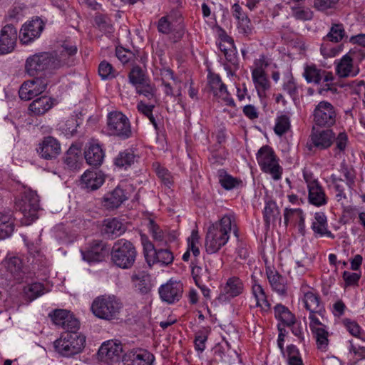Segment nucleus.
Masks as SVG:
<instances>
[{"instance_id":"nucleus-1","label":"nucleus","mask_w":365,"mask_h":365,"mask_svg":"<svg viewBox=\"0 0 365 365\" xmlns=\"http://www.w3.org/2000/svg\"><path fill=\"white\" fill-rule=\"evenodd\" d=\"M77 48L74 45L63 44L61 54L56 56L48 52H41L29 56L25 63L26 73L34 76L41 72L51 73L61 67L69 65V58L75 55Z\"/></svg>"},{"instance_id":"nucleus-2","label":"nucleus","mask_w":365,"mask_h":365,"mask_svg":"<svg viewBox=\"0 0 365 365\" xmlns=\"http://www.w3.org/2000/svg\"><path fill=\"white\" fill-rule=\"evenodd\" d=\"M232 231L238 239L236 215L233 212H228L209 227L205 237L206 252L208 254L217 252L227 243Z\"/></svg>"},{"instance_id":"nucleus-3","label":"nucleus","mask_w":365,"mask_h":365,"mask_svg":"<svg viewBox=\"0 0 365 365\" xmlns=\"http://www.w3.org/2000/svg\"><path fill=\"white\" fill-rule=\"evenodd\" d=\"M86 344V337L78 331L65 332L53 342L56 352L63 357H72L81 353Z\"/></svg>"},{"instance_id":"nucleus-4","label":"nucleus","mask_w":365,"mask_h":365,"mask_svg":"<svg viewBox=\"0 0 365 365\" xmlns=\"http://www.w3.org/2000/svg\"><path fill=\"white\" fill-rule=\"evenodd\" d=\"M256 159L262 173L269 175L274 181L282 178L283 168L279 164V157L271 146H262L256 154Z\"/></svg>"},{"instance_id":"nucleus-5","label":"nucleus","mask_w":365,"mask_h":365,"mask_svg":"<svg viewBox=\"0 0 365 365\" xmlns=\"http://www.w3.org/2000/svg\"><path fill=\"white\" fill-rule=\"evenodd\" d=\"M137 255L138 252L133 242L123 238L115 241L111 248L112 262L115 266L122 269L131 268Z\"/></svg>"},{"instance_id":"nucleus-6","label":"nucleus","mask_w":365,"mask_h":365,"mask_svg":"<svg viewBox=\"0 0 365 365\" xmlns=\"http://www.w3.org/2000/svg\"><path fill=\"white\" fill-rule=\"evenodd\" d=\"M16 205L23 215L22 224L29 225L38 218L40 207L39 198L36 192L26 190L16 201Z\"/></svg>"},{"instance_id":"nucleus-7","label":"nucleus","mask_w":365,"mask_h":365,"mask_svg":"<svg viewBox=\"0 0 365 365\" xmlns=\"http://www.w3.org/2000/svg\"><path fill=\"white\" fill-rule=\"evenodd\" d=\"M122 303L114 295H102L93 302V314L97 317L112 320L122 309Z\"/></svg>"},{"instance_id":"nucleus-8","label":"nucleus","mask_w":365,"mask_h":365,"mask_svg":"<svg viewBox=\"0 0 365 365\" xmlns=\"http://www.w3.org/2000/svg\"><path fill=\"white\" fill-rule=\"evenodd\" d=\"M107 130L110 135L121 140L132 136V129L128 118L120 111H111L107 116Z\"/></svg>"},{"instance_id":"nucleus-9","label":"nucleus","mask_w":365,"mask_h":365,"mask_svg":"<svg viewBox=\"0 0 365 365\" xmlns=\"http://www.w3.org/2000/svg\"><path fill=\"white\" fill-rule=\"evenodd\" d=\"M303 76L308 83L320 84L323 81L324 85L320 89L319 93L323 91H331L332 93H336V88L332 83L334 78L333 73L325 70L320 69L314 64L306 65L304 68Z\"/></svg>"},{"instance_id":"nucleus-10","label":"nucleus","mask_w":365,"mask_h":365,"mask_svg":"<svg viewBox=\"0 0 365 365\" xmlns=\"http://www.w3.org/2000/svg\"><path fill=\"white\" fill-rule=\"evenodd\" d=\"M218 48L223 53L227 63L225 64V68L228 75H235L239 68L237 49L232 37L224 33L220 36Z\"/></svg>"},{"instance_id":"nucleus-11","label":"nucleus","mask_w":365,"mask_h":365,"mask_svg":"<svg viewBox=\"0 0 365 365\" xmlns=\"http://www.w3.org/2000/svg\"><path fill=\"white\" fill-rule=\"evenodd\" d=\"M302 302L306 310L309 312V321L319 319L318 317L324 318L326 312L324 304L317 291L312 289L304 292Z\"/></svg>"},{"instance_id":"nucleus-12","label":"nucleus","mask_w":365,"mask_h":365,"mask_svg":"<svg viewBox=\"0 0 365 365\" xmlns=\"http://www.w3.org/2000/svg\"><path fill=\"white\" fill-rule=\"evenodd\" d=\"M303 175L308 190L309 203L315 207L326 205L328 202V197L318 180L313 179L311 174L304 173Z\"/></svg>"},{"instance_id":"nucleus-13","label":"nucleus","mask_w":365,"mask_h":365,"mask_svg":"<svg viewBox=\"0 0 365 365\" xmlns=\"http://www.w3.org/2000/svg\"><path fill=\"white\" fill-rule=\"evenodd\" d=\"M335 138V133L331 129L312 130L309 139L307 143V148L312 151L314 148L320 150H326L331 147Z\"/></svg>"},{"instance_id":"nucleus-14","label":"nucleus","mask_w":365,"mask_h":365,"mask_svg":"<svg viewBox=\"0 0 365 365\" xmlns=\"http://www.w3.org/2000/svg\"><path fill=\"white\" fill-rule=\"evenodd\" d=\"M334 107L327 101H321L314 111V120L318 126L330 127L336 122Z\"/></svg>"},{"instance_id":"nucleus-15","label":"nucleus","mask_w":365,"mask_h":365,"mask_svg":"<svg viewBox=\"0 0 365 365\" xmlns=\"http://www.w3.org/2000/svg\"><path fill=\"white\" fill-rule=\"evenodd\" d=\"M48 81L44 78H35L24 82L20 87L19 94L21 99L29 101L43 93L48 86Z\"/></svg>"},{"instance_id":"nucleus-16","label":"nucleus","mask_w":365,"mask_h":365,"mask_svg":"<svg viewBox=\"0 0 365 365\" xmlns=\"http://www.w3.org/2000/svg\"><path fill=\"white\" fill-rule=\"evenodd\" d=\"M122 352L123 346L120 341L108 340L101 344L97 354L101 361L112 364L119 360Z\"/></svg>"},{"instance_id":"nucleus-17","label":"nucleus","mask_w":365,"mask_h":365,"mask_svg":"<svg viewBox=\"0 0 365 365\" xmlns=\"http://www.w3.org/2000/svg\"><path fill=\"white\" fill-rule=\"evenodd\" d=\"M160 299L169 304H174L181 299L183 293V284L180 281L170 279L160 287L158 290Z\"/></svg>"},{"instance_id":"nucleus-18","label":"nucleus","mask_w":365,"mask_h":365,"mask_svg":"<svg viewBox=\"0 0 365 365\" xmlns=\"http://www.w3.org/2000/svg\"><path fill=\"white\" fill-rule=\"evenodd\" d=\"M53 322L66 332L77 331L80 327L79 321L66 309H57L51 315Z\"/></svg>"},{"instance_id":"nucleus-19","label":"nucleus","mask_w":365,"mask_h":365,"mask_svg":"<svg viewBox=\"0 0 365 365\" xmlns=\"http://www.w3.org/2000/svg\"><path fill=\"white\" fill-rule=\"evenodd\" d=\"M155 356L150 351L137 349L126 352L123 356V365H153Z\"/></svg>"},{"instance_id":"nucleus-20","label":"nucleus","mask_w":365,"mask_h":365,"mask_svg":"<svg viewBox=\"0 0 365 365\" xmlns=\"http://www.w3.org/2000/svg\"><path fill=\"white\" fill-rule=\"evenodd\" d=\"M43 29V21L36 18L25 23L20 31V41L24 44H28L38 38Z\"/></svg>"},{"instance_id":"nucleus-21","label":"nucleus","mask_w":365,"mask_h":365,"mask_svg":"<svg viewBox=\"0 0 365 365\" xmlns=\"http://www.w3.org/2000/svg\"><path fill=\"white\" fill-rule=\"evenodd\" d=\"M17 41V30L11 24L4 26L0 35V53L6 54L13 51Z\"/></svg>"},{"instance_id":"nucleus-22","label":"nucleus","mask_w":365,"mask_h":365,"mask_svg":"<svg viewBox=\"0 0 365 365\" xmlns=\"http://www.w3.org/2000/svg\"><path fill=\"white\" fill-rule=\"evenodd\" d=\"M130 197V194L127 189H123L118 185L112 192L104 196L102 204L106 209H117Z\"/></svg>"},{"instance_id":"nucleus-23","label":"nucleus","mask_w":365,"mask_h":365,"mask_svg":"<svg viewBox=\"0 0 365 365\" xmlns=\"http://www.w3.org/2000/svg\"><path fill=\"white\" fill-rule=\"evenodd\" d=\"M2 264L14 279L20 281L23 279L24 263L19 256L8 254Z\"/></svg>"},{"instance_id":"nucleus-24","label":"nucleus","mask_w":365,"mask_h":365,"mask_svg":"<svg viewBox=\"0 0 365 365\" xmlns=\"http://www.w3.org/2000/svg\"><path fill=\"white\" fill-rule=\"evenodd\" d=\"M309 328L316 339L317 348L322 351H327L329 344V332L327 327L319 319H317L309 321Z\"/></svg>"},{"instance_id":"nucleus-25","label":"nucleus","mask_w":365,"mask_h":365,"mask_svg":"<svg viewBox=\"0 0 365 365\" xmlns=\"http://www.w3.org/2000/svg\"><path fill=\"white\" fill-rule=\"evenodd\" d=\"M37 152L42 158L51 160L56 158L60 154L61 145L53 137H46L42 143L39 144Z\"/></svg>"},{"instance_id":"nucleus-26","label":"nucleus","mask_w":365,"mask_h":365,"mask_svg":"<svg viewBox=\"0 0 365 365\" xmlns=\"http://www.w3.org/2000/svg\"><path fill=\"white\" fill-rule=\"evenodd\" d=\"M336 72L341 78L354 77L359 73V68L354 66L351 53L343 56L336 63Z\"/></svg>"},{"instance_id":"nucleus-27","label":"nucleus","mask_w":365,"mask_h":365,"mask_svg":"<svg viewBox=\"0 0 365 365\" xmlns=\"http://www.w3.org/2000/svg\"><path fill=\"white\" fill-rule=\"evenodd\" d=\"M266 274L272 290L279 295H286L287 292L286 277L281 275L277 270L272 269L271 268L266 269Z\"/></svg>"},{"instance_id":"nucleus-28","label":"nucleus","mask_w":365,"mask_h":365,"mask_svg":"<svg viewBox=\"0 0 365 365\" xmlns=\"http://www.w3.org/2000/svg\"><path fill=\"white\" fill-rule=\"evenodd\" d=\"M311 228L316 237L324 236L334 238V235L328 230L327 219L322 212H317L314 214V220L312 222Z\"/></svg>"},{"instance_id":"nucleus-29","label":"nucleus","mask_w":365,"mask_h":365,"mask_svg":"<svg viewBox=\"0 0 365 365\" xmlns=\"http://www.w3.org/2000/svg\"><path fill=\"white\" fill-rule=\"evenodd\" d=\"M232 14L237 21V28L240 32L247 36L250 35L252 29L251 21L240 4L236 3L232 5Z\"/></svg>"},{"instance_id":"nucleus-30","label":"nucleus","mask_w":365,"mask_h":365,"mask_svg":"<svg viewBox=\"0 0 365 365\" xmlns=\"http://www.w3.org/2000/svg\"><path fill=\"white\" fill-rule=\"evenodd\" d=\"M252 294L256 300V307H260L264 312H267L271 309V304L267 299V295L261 284L253 277Z\"/></svg>"},{"instance_id":"nucleus-31","label":"nucleus","mask_w":365,"mask_h":365,"mask_svg":"<svg viewBox=\"0 0 365 365\" xmlns=\"http://www.w3.org/2000/svg\"><path fill=\"white\" fill-rule=\"evenodd\" d=\"M131 282L141 294L146 295L150 292L152 289L150 275L145 272L133 273L131 276Z\"/></svg>"},{"instance_id":"nucleus-32","label":"nucleus","mask_w":365,"mask_h":365,"mask_svg":"<svg viewBox=\"0 0 365 365\" xmlns=\"http://www.w3.org/2000/svg\"><path fill=\"white\" fill-rule=\"evenodd\" d=\"M53 105V98L43 96L33 101L29 106V110L32 115L38 116L48 112Z\"/></svg>"},{"instance_id":"nucleus-33","label":"nucleus","mask_w":365,"mask_h":365,"mask_svg":"<svg viewBox=\"0 0 365 365\" xmlns=\"http://www.w3.org/2000/svg\"><path fill=\"white\" fill-rule=\"evenodd\" d=\"M126 230V227L118 218L106 219L103 223V232L108 237L115 238L122 235Z\"/></svg>"},{"instance_id":"nucleus-34","label":"nucleus","mask_w":365,"mask_h":365,"mask_svg":"<svg viewBox=\"0 0 365 365\" xmlns=\"http://www.w3.org/2000/svg\"><path fill=\"white\" fill-rule=\"evenodd\" d=\"M138 155L133 149L128 148L120 151L114 159V165L121 169L127 170L135 163Z\"/></svg>"},{"instance_id":"nucleus-35","label":"nucleus","mask_w":365,"mask_h":365,"mask_svg":"<svg viewBox=\"0 0 365 365\" xmlns=\"http://www.w3.org/2000/svg\"><path fill=\"white\" fill-rule=\"evenodd\" d=\"M111 250L108 244L102 240L93 241V262H101L108 258Z\"/></svg>"},{"instance_id":"nucleus-36","label":"nucleus","mask_w":365,"mask_h":365,"mask_svg":"<svg viewBox=\"0 0 365 365\" xmlns=\"http://www.w3.org/2000/svg\"><path fill=\"white\" fill-rule=\"evenodd\" d=\"M274 317L286 327H291L296 321L295 315L288 307L282 304H277L274 307Z\"/></svg>"},{"instance_id":"nucleus-37","label":"nucleus","mask_w":365,"mask_h":365,"mask_svg":"<svg viewBox=\"0 0 365 365\" xmlns=\"http://www.w3.org/2000/svg\"><path fill=\"white\" fill-rule=\"evenodd\" d=\"M190 267L192 277L197 286H200L201 284L209 280L210 274L207 269L199 266L197 259L192 261Z\"/></svg>"},{"instance_id":"nucleus-38","label":"nucleus","mask_w":365,"mask_h":365,"mask_svg":"<svg viewBox=\"0 0 365 365\" xmlns=\"http://www.w3.org/2000/svg\"><path fill=\"white\" fill-rule=\"evenodd\" d=\"M153 258V261H150L148 264L150 267L155 264H160L163 266H168L173 264L174 260V255L169 249H157Z\"/></svg>"},{"instance_id":"nucleus-39","label":"nucleus","mask_w":365,"mask_h":365,"mask_svg":"<svg viewBox=\"0 0 365 365\" xmlns=\"http://www.w3.org/2000/svg\"><path fill=\"white\" fill-rule=\"evenodd\" d=\"M81 159V150L76 145H72L66 153L64 162L71 169H78Z\"/></svg>"},{"instance_id":"nucleus-40","label":"nucleus","mask_w":365,"mask_h":365,"mask_svg":"<svg viewBox=\"0 0 365 365\" xmlns=\"http://www.w3.org/2000/svg\"><path fill=\"white\" fill-rule=\"evenodd\" d=\"M244 289L242 281L237 277H230L224 287L226 294L231 297H235L241 294Z\"/></svg>"},{"instance_id":"nucleus-41","label":"nucleus","mask_w":365,"mask_h":365,"mask_svg":"<svg viewBox=\"0 0 365 365\" xmlns=\"http://www.w3.org/2000/svg\"><path fill=\"white\" fill-rule=\"evenodd\" d=\"M14 230V220L11 215L0 213V240L11 235Z\"/></svg>"},{"instance_id":"nucleus-42","label":"nucleus","mask_w":365,"mask_h":365,"mask_svg":"<svg viewBox=\"0 0 365 365\" xmlns=\"http://www.w3.org/2000/svg\"><path fill=\"white\" fill-rule=\"evenodd\" d=\"M218 178L220 185L227 190L238 187L242 183L240 179L232 177L223 169L218 170Z\"/></svg>"},{"instance_id":"nucleus-43","label":"nucleus","mask_w":365,"mask_h":365,"mask_svg":"<svg viewBox=\"0 0 365 365\" xmlns=\"http://www.w3.org/2000/svg\"><path fill=\"white\" fill-rule=\"evenodd\" d=\"M252 78L259 95L269 88L270 84L265 71H252Z\"/></svg>"},{"instance_id":"nucleus-44","label":"nucleus","mask_w":365,"mask_h":365,"mask_svg":"<svg viewBox=\"0 0 365 365\" xmlns=\"http://www.w3.org/2000/svg\"><path fill=\"white\" fill-rule=\"evenodd\" d=\"M128 80L135 87L145 83V81H149L146 72L138 65L133 66L131 68L128 73Z\"/></svg>"},{"instance_id":"nucleus-45","label":"nucleus","mask_w":365,"mask_h":365,"mask_svg":"<svg viewBox=\"0 0 365 365\" xmlns=\"http://www.w3.org/2000/svg\"><path fill=\"white\" fill-rule=\"evenodd\" d=\"M153 168L161 182L167 187L170 188L174 182L171 173L157 162L153 164Z\"/></svg>"},{"instance_id":"nucleus-46","label":"nucleus","mask_w":365,"mask_h":365,"mask_svg":"<svg viewBox=\"0 0 365 365\" xmlns=\"http://www.w3.org/2000/svg\"><path fill=\"white\" fill-rule=\"evenodd\" d=\"M95 23L99 30L106 36H110L114 32V28L110 19L101 14H96L95 16Z\"/></svg>"},{"instance_id":"nucleus-47","label":"nucleus","mask_w":365,"mask_h":365,"mask_svg":"<svg viewBox=\"0 0 365 365\" xmlns=\"http://www.w3.org/2000/svg\"><path fill=\"white\" fill-rule=\"evenodd\" d=\"M98 73L101 78L104 81L113 79L118 76V72L113 65L106 60L100 63Z\"/></svg>"},{"instance_id":"nucleus-48","label":"nucleus","mask_w":365,"mask_h":365,"mask_svg":"<svg viewBox=\"0 0 365 365\" xmlns=\"http://www.w3.org/2000/svg\"><path fill=\"white\" fill-rule=\"evenodd\" d=\"M282 89L293 99L298 97L299 86L292 74H289L284 78Z\"/></svg>"},{"instance_id":"nucleus-49","label":"nucleus","mask_w":365,"mask_h":365,"mask_svg":"<svg viewBox=\"0 0 365 365\" xmlns=\"http://www.w3.org/2000/svg\"><path fill=\"white\" fill-rule=\"evenodd\" d=\"M279 215V212L276 202L272 200L267 202L263 211V218L266 226L269 227L271 221L275 220Z\"/></svg>"},{"instance_id":"nucleus-50","label":"nucleus","mask_w":365,"mask_h":365,"mask_svg":"<svg viewBox=\"0 0 365 365\" xmlns=\"http://www.w3.org/2000/svg\"><path fill=\"white\" fill-rule=\"evenodd\" d=\"M345 36V30L343 24H333L330 28L329 32L324 37V40L338 43L341 41Z\"/></svg>"},{"instance_id":"nucleus-51","label":"nucleus","mask_w":365,"mask_h":365,"mask_svg":"<svg viewBox=\"0 0 365 365\" xmlns=\"http://www.w3.org/2000/svg\"><path fill=\"white\" fill-rule=\"evenodd\" d=\"M155 105L153 104H147L143 101H140L137 104V110L138 111L148 118L154 128L158 129V123L155 117L153 116V111L155 108Z\"/></svg>"},{"instance_id":"nucleus-52","label":"nucleus","mask_w":365,"mask_h":365,"mask_svg":"<svg viewBox=\"0 0 365 365\" xmlns=\"http://www.w3.org/2000/svg\"><path fill=\"white\" fill-rule=\"evenodd\" d=\"M290 128V118L286 114H282L276 118V123L274 128V133L282 136L285 134Z\"/></svg>"},{"instance_id":"nucleus-53","label":"nucleus","mask_w":365,"mask_h":365,"mask_svg":"<svg viewBox=\"0 0 365 365\" xmlns=\"http://www.w3.org/2000/svg\"><path fill=\"white\" fill-rule=\"evenodd\" d=\"M140 240L143 245V255L145 261L148 264H149L150 261H153V257L154 256L157 249L155 248L154 245L149 240L148 237L146 235L141 234Z\"/></svg>"},{"instance_id":"nucleus-54","label":"nucleus","mask_w":365,"mask_h":365,"mask_svg":"<svg viewBox=\"0 0 365 365\" xmlns=\"http://www.w3.org/2000/svg\"><path fill=\"white\" fill-rule=\"evenodd\" d=\"M148 229L153 240L163 245L166 230H163L153 220H149Z\"/></svg>"},{"instance_id":"nucleus-55","label":"nucleus","mask_w":365,"mask_h":365,"mask_svg":"<svg viewBox=\"0 0 365 365\" xmlns=\"http://www.w3.org/2000/svg\"><path fill=\"white\" fill-rule=\"evenodd\" d=\"M24 292L26 297L32 301L43 295L45 293V288L42 283L34 282L26 287Z\"/></svg>"},{"instance_id":"nucleus-56","label":"nucleus","mask_w":365,"mask_h":365,"mask_svg":"<svg viewBox=\"0 0 365 365\" xmlns=\"http://www.w3.org/2000/svg\"><path fill=\"white\" fill-rule=\"evenodd\" d=\"M304 214L300 208H285L284 210V223L287 227L289 222H299L301 217H304Z\"/></svg>"},{"instance_id":"nucleus-57","label":"nucleus","mask_w":365,"mask_h":365,"mask_svg":"<svg viewBox=\"0 0 365 365\" xmlns=\"http://www.w3.org/2000/svg\"><path fill=\"white\" fill-rule=\"evenodd\" d=\"M135 88L138 94L145 96L148 100L155 98L156 88L154 85L150 83L149 81H145V83L138 85Z\"/></svg>"},{"instance_id":"nucleus-58","label":"nucleus","mask_w":365,"mask_h":365,"mask_svg":"<svg viewBox=\"0 0 365 365\" xmlns=\"http://www.w3.org/2000/svg\"><path fill=\"white\" fill-rule=\"evenodd\" d=\"M293 17L299 21H309L313 18V12L309 8L302 6L292 7Z\"/></svg>"},{"instance_id":"nucleus-59","label":"nucleus","mask_w":365,"mask_h":365,"mask_svg":"<svg viewBox=\"0 0 365 365\" xmlns=\"http://www.w3.org/2000/svg\"><path fill=\"white\" fill-rule=\"evenodd\" d=\"M115 56L124 65L134 62L135 58V54L131 51L122 46L116 47Z\"/></svg>"},{"instance_id":"nucleus-60","label":"nucleus","mask_w":365,"mask_h":365,"mask_svg":"<svg viewBox=\"0 0 365 365\" xmlns=\"http://www.w3.org/2000/svg\"><path fill=\"white\" fill-rule=\"evenodd\" d=\"M213 95L216 98L222 100L227 106L232 108H235L236 106L234 99L228 92L225 84L222 85V87L217 90Z\"/></svg>"},{"instance_id":"nucleus-61","label":"nucleus","mask_w":365,"mask_h":365,"mask_svg":"<svg viewBox=\"0 0 365 365\" xmlns=\"http://www.w3.org/2000/svg\"><path fill=\"white\" fill-rule=\"evenodd\" d=\"M230 351L229 344L226 341L225 346L218 344L215 346L214 354L220 361L230 363V359L228 353Z\"/></svg>"},{"instance_id":"nucleus-62","label":"nucleus","mask_w":365,"mask_h":365,"mask_svg":"<svg viewBox=\"0 0 365 365\" xmlns=\"http://www.w3.org/2000/svg\"><path fill=\"white\" fill-rule=\"evenodd\" d=\"M336 146L334 148L335 156L344 153L346 150L348 143V135L346 133L341 132L334 138Z\"/></svg>"},{"instance_id":"nucleus-63","label":"nucleus","mask_w":365,"mask_h":365,"mask_svg":"<svg viewBox=\"0 0 365 365\" xmlns=\"http://www.w3.org/2000/svg\"><path fill=\"white\" fill-rule=\"evenodd\" d=\"M199 235L198 232L193 230L191 233L190 237L187 239V250L192 253L196 257L200 255V250L198 247L199 244Z\"/></svg>"},{"instance_id":"nucleus-64","label":"nucleus","mask_w":365,"mask_h":365,"mask_svg":"<svg viewBox=\"0 0 365 365\" xmlns=\"http://www.w3.org/2000/svg\"><path fill=\"white\" fill-rule=\"evenodd\" d=\"M105 152L98 143L93 140V166H99L103 163Z\"/></svg>"}]
</instances>
